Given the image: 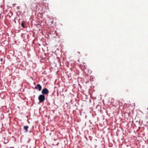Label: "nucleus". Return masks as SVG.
Instances as JSON below:
<instances>
[{"mask_svg":"<svg viewBox=\"0 0 148 148\" xmlns=\"http://www.w3.org/2000/svg\"><path fill=\"white\" fill-rule=\"evenodd\" d=\"M49 92V90L47 88H44L42 91L43 95H47Z\"/></svg>","mask_w":148,"mask_h":148,"instance_id":"f03ea898","label":"nucleus"},{"mask_svg":"<svg viewBox=\"0 0 148 148\" xmlns=\"http://www.w3.org/2000/svg\"><path fill=\"white\" fill-rule=\"evenodd\" d=\"M21 25L22 27H23V28L25 27V25L24 24V22L23 21H22L21 23Z\"/></svg>","mask_w":148,"mask_h":148,"instance_id":"39448f33","label":"nucleus"},{"mask_svg":"<svg viewBox=\"0 0 148 148\" xmlns=\"http://www.w3.org/2000/svg\"><path fill=\"white\" fill-rule=\"evenodd\" d=\"M36 89H38L39 91H40L42 89V87L39 84H38L35 87Z\"/></svg>","mask_w":148,"mask_h":148,"instance_id":"7ed1b4c3","label":"nucleus"},{"mask_svg":"<svg viewBox=\"0 0 148 148\" xmlns=\"http://www.w3.org/2000/svg\"><path fill=\"white\" fill-rule=\"evenodd\" d=\"M38 99L40 102H42L45 101V96L43 95H40L38 97Z\"/></svg>","mask_w":148,"mask_h":148,"instance_id":"f257e3e1","label":"nucleus"},{"mask_svg":"<svg viewBox=\"0 0 148 148\" xmlns=\"http://www.w3.org/2000/svg\"><path fill=\"white\" fill-rule=\"evenodd\" d=\"M33 5H35L36 8L38 7V6L35 3H33Z\"/></svg>","mask_w":148,"mask_h":148,"instance_id":"423d86ee","label":"nucleus"},{"mask_svg":"<svg viewBox=\"0 0 148 148\" xmlns=\"http://www.w3.org/2000/svg\"><path fill=\"white\" fill-rule=\"evenodd\" d=\"M23 128H24V129L25 130H26L25 132H28V129L29 128V127L28 126H27V125L25 126Z\"/></svg>","mask_w":148,"mask_h":148,"instance_id":"20e7f679","label":"nucleus"}]
</instances>
